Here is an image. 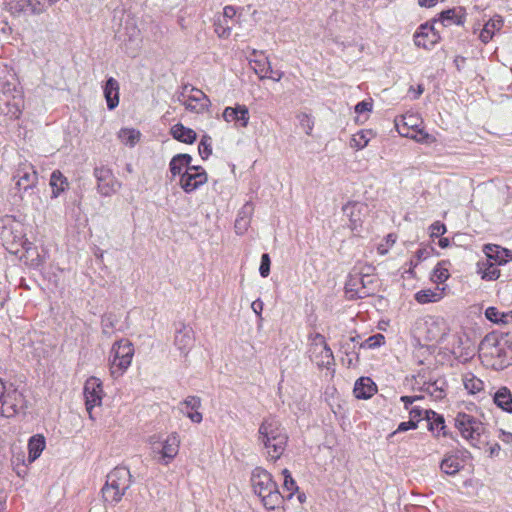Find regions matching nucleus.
<instances>
[{
  "instance_id": "bf43d9fd",
  "label": "nucleus",
  "mask_w": 512,
  "mask_h": 512,
  "mask_svg": "<svg viewBox=\"0 0 512 512\" xmlns=\"http://www.w3.org/2000/svg\"><path fill=\"white\" fill-rule=\"evenodd\" d=\"M359 338V336H351L347 339V341H345L342 345H341V349L343 350V352L348 356L350 354V351L353 350L354 346H352L351 344H353L354 342L357 341V339Z\"/></svg>"
},
{
  "instance_id": "de8ad7c7",
  "label": "nucleus",
  "mask_w": 512,
  "mask_h": 512,
  "mask_svg": "<svg viewBox=\"0 0 512 512\" xmlns=\"http://www.w3.org/2000/svg\"><path fill=\"white\" fill-rule=\"evenodd\" d=\"M298 120H299L300 126L304 129L305 133L307 135H311L313 127H314L313 117L306 113H301L298 115Z\"/></svg>"
},
{
  "instance_id": "052dcab7",
  "label": "nucleus",
  "mask_w": 512,
  "mask_h": 512,
  "mask_svg": "<svg viewBox=\"0 0 512 512\" xmlns=\"http://www.w3.org/2000/svg\"><path fill=\"white\" fill-rule=\"evenodd\" d=\"M181 411L193 422V423H200L203 419V416L198 410L193 411H184L181 409Z\"/></svg>"
},
{
  "instance_id": "5fc2aeb1",
  "label": "nucleus",
  "mask_w": 512,
  "mask_h": 512,
  "mask_svg": "<svg viewBox=\"0 0 512 512\" xmlns=\"http://www.w3.org/2000/svg\"><path fill=\"white\" fill-rule=\"evenodd\" d=\"M403 121H404V125L403 127L401 128L398 124H396L397 126V129H398V132L402 135V136H408V132H405V127H415L417 126V119L413 116V115H408V116H404L403 117Z\"/></svg>"
},
{
  "instance_id": "412c9836",
  "label": "nucleus",
  "mask_w": 512,
  "mask_h": 512,
  "mask_svg": "<svg viewBox=\"0 0 512 512\" xmlns=\"http://www.w3.org/2000/svg\"><path fill=\"white\" fill-rule=\"evenodd\" d=\"M499 267L500 266L495 264L493 261L485 258L477 263V273L483 280L494 281L501 276V270Z\"/></svg>"
},
{
  "instance_id": "680f3d73",
  "label": "nucleus",
  "mask_w": 512,
  "mask_h": 512,
  "mask_svg": "<svg viewBox=\"0 0 512 512\" xmlns=\"http://www.w3.org/2000/svg\"><path fill=\"white\" fill-rule=\"evenodd\" d=\"M426 410L421 409L420 407H413L409 411L410 420H414L418 422V420L421 419L423 413H425Z\"/></svg>"
},
{
  "instance_id": "a18cd8bd",
  "label": "nucleus",
  "mask_w": 512,
  "mask_h": 512,
  "mask_svg": "<svg viewBox=\"0 0 512 512\" xmlns=\"http://www.w3.org/2000/svg\"><path fill=\"white\" fill-rule=\"evenodd\" d=\"M320 357L321 359L317 361V365L320 367H328L330 364L333 363V352L327 344L321 347Z\"/></svg>"
},
{
  "instance_id": "9b49d317",
  "label": "nucleus",
  "mask_w": 512,
  "mask_h": 512,
  "mask_svg": "<svg viewBox=\"0 0 512 512\" xmlns=\"http://www.w3.org/2000/svg\"><path fill=\"white\" fill-rule=\"evenodd\" d=\"M13 179L16 181V187L19 191H27L36 187L38 183V173L35 167L25 160L18 164Z\"/></svg>"
},
{
  "instance_id": "8fccbe9b",
  "label": "nucleus",
  "mask_w": 512,
  "mask_h": 512,
  "mask_svg": "<svg viewBox=\"0 0 512 512\" xmlns=\"http://www.w3.org/2000/svg\"><path fill=\"white\" fill-rule=\"evenodd\" d=\"M270 265H271V260H270L269 254H267V253L262 254L261 263H260V267H259V273L263 278H266L269 276Z\"/></svg>"
},
{
  "instance_id": "3c124183",
  "label": "nucleus",
  "mask_w": 512,
  "mask_h": 512,
  "mask_svg": "<svg viewBox=\"0 0 512 512\" xmlns=\"http://www.w3.org/2000/svg\"><path fill=\"white\" fill-rule=\"evenodd\" d=\"M181 404L187 411L198 410L201 407V399L197 396H188Z\"/></svg>"
},
{
  "instance_id": "b1692460",
  "label": "nucleus",
  "mask_w": 512,
  "mask_h": 512,
  "mask_svg": "<svg viewBox=\"0 0 512 512\" xmlns=\"http://www.w3.org/2000/svg\"><path fill=\"white\" fill-rule=\"evenodd\" d=\"M503 25V18L499 15H495L485 23L479 35L480 40L484 44L488 43L493 38L495 33L502 29Z\"/></svg>"
},
{
  "instance_id": "72a5a7b5",
  "label": "nucleus",
  "mask_w": 512,
  "mask_h": 512,
  "mask_svg": "<svg viewBox=\"0 0 512 512\" xmlns=\"http://www.w3.org/2000/svg\"><path fill=\"white\" fill-rule=\"evenodd\" d=\"M425 415L428 423V428L430 431L437 430V436H439V433L442 432L443 436H447V432L445 431V420L443 416L437 414L434 411H425Z\"/></svg>"
},
{
  "instance_id": "4d7b16f0",
  "label": "nucleus",
  "mask_w": 512,
  "mask_h": 512,
  "mask_svg": "<svg viewBox=\"0 0 512 512\" xmlns=\"http://www.w3.org/2000/svg\"><path fill=\"white\" fill-rule=\"evenodd\" d=\"M249 224H250V221H247L244 218L237 217L235 220L236 233L243 234L247 230Z\"/></svg>"
},
{
  "instance_id": "ddd939ff",
  "label": "nucleus",
  "mask_w": 512,
  "mask_h": 512,
  "mask_svg": "<svg viewBox=\"0 0 512 512\" xmlns=\"http://www.w3.org/2000/svg\"><path fill=\"white\" fill-rule=\"evenodd\" d=\"M207 173L200 166H190L184 170L179 185L186 193H191L207 182Z\"/></svg>"
},
{
  "instance_id": "f8f14e48",
  "label": "nucleus",
  "mask_w": 512,
  "mask_h": 512,
  "mask_svg": "<svg viewBox=\"0 0 512 512\" xmlns=\"http://www.w3.org/2000/svg\"><path fill=\"white\" fill-rule=\"evenodd\" d=\"M84 397H85V406L86 410L89 413L90 418L92 419V410L94 407L100 406L102 404L103 399V388L102 382L97 377H90L86 380L84 384Z\"/></svg>"
},
{
  "instance_id": "49530a36",
  "label": "nucleus",
  "mask_w": 512,
  "mask_h": 512,
  "mask_svg": "<svg viewBox=\"0 0 512 512\" xmlns=\"http://www.w3.org/2000/svg\"><path fill=\"white\" fill-rule=\"evenodd\" d=\"M254 63V70L259 75L260 79H264L267 77V74L269 71H272V67L270 65V62L264 58L263 60H255Z\"/></svg>"
},
{
  "instance_id": "6e6552de",
  "label": "nucleus",
  "mask_w": 512,
  "mask_h": 512,
  "mask_svg": "<svg viewBox=\"0 0 512 512\" xmlns=\"http://www.w3.org/2000/svg\"><path fill=\"white\" fill-rule=\"evenodd\" d=\"M177 101L180 102L186 110L201 114L208 110L211 101L208 96L191 85H184L182 90L177 94Z\"/></svg>"
},
{
  "instance_id": "1a4fd4ad",
  "label": "nucleus",
  "mask_w": 512,
  "mask_h": 512,
  "mask_svg": "<svg viewBox=\"0 0 512 512\" xmlns=\"http://www.w3.org/2000/svg\"><path fill=\"white\" fill-rule=\"evenodd\" d=\"M3 396L0 398V416L12 417L23 407L24 398L12 384L4 385Z\"/></svg>"
},
{
  "instance_id": "aec40b11",
  "label": "nucleus",
  "mask_w": 512,
  "mask_h": 512,
  "mask_svg": "<svg viewBox=\"0 0 512 512\" xmlns=\"http://www.w3.org/2000/svg\"><path fill=\"white\" fill-rule=\"evenodd\" d=\"M483 251L486 256L485 258L499 266L507 264L512 259L510 251L498 245L487 244L484 246Z\"/></svg>"
},
{
  "instance_id": "393cba45",
  "label": "nucleus",
  "mask_w": 512,
  "mask_h": 512,
  "mask_svg": "<svg viewBox=\"0 0 512 512\" xmlns=\"http://www.w3.org/2000/svg\"><path fill=\"white\" fill-rule=\"evenodd\" d=\"M192 157L189 154H177L175 155L170 163L169 170L173 177L180 176L183 174L184 170L189 168L191 165Z\"/></svg>"
},
{
  "instance_id": "2f4dec72",
  "label": "nucleus",
  "mask_w": 512,
  "mask_h": 512,
  "mask_svg": "<svg viewBox=\"0 0 512 512\" xmlns=\"http://www.w3.org/2000/svg\"><path fill=\"white\" fill-rule=\"evenodd\" d=\"M485 316L489 321L497 324H508L512 322V310L502 312L496 307H488L485 311Z\"/></svg>"
},
{
  "instance_id": "c85d7f7f",
  "label": "nucleus",
  "mask_w": 512,
  "mask_h": 512,
  "mask_svg": "<svg viewBox=\"0 0 512 512\" xmlns=\"http://www.w3.org/2000/svg\"><path fill=\"white\" fill-rule=\"evenodd\" d=\"M46 446L44 436L36 434L29 439L28 442V461L34 462L42 453Z\"/></svg>"
},
{
  "instance_id": "7ed1b4c3",
  "label": "nucleus",
  "mask_w": 512,
  "mask_h": 512,
  "mask_svg": "<svg viewBox=\"0 0 512 512\" xmlns=\"http://www.w3.org/2000/svg\"><path fill=\"white\" fill-rule=\"evenodd\" d=\"M131 478L132 476L128 468L123 466L115 467L106 476V482L101 489L103 501L110 505L120 502L131 486Z\"/></svg>"
},
{
  "instance_id": "37998d69",
  "label": "nucleus",
  "mask_w": 512,
  "mask_h": 512,
  "mask_svg": "<svg viewBox=\"0 0 512 512\" xmlns=\"http://www.w3.org/2000/svg\"><path fill=\"white\" fill-rule=\"evenodd\" d=\"M282 474L284 477L283 488L288 492L287 498L290 499L293 496L294 492L298 490V487L288 469H284L282 471Z\"/></svg>"
},
{
  "instance_id": "79ce46f5",
  "label": "nucleus",
  "mask_w": 512,
  "mask_h": 512,
  "mask_svg": "<svg viewBox=\"0 0 512 512\" xmlns=\"http://www.w3.org/2000/svg\"><path fill=\"white\" fill-rule=\"evenodd\" d=\"M198 151L203 160L207 159L212 154V138L209 135L205 134L202 136Z\"/></svg>"
},
{
  "instance_id": "c9c22d12",
  "label": "nucleus",
  "mask_w": 512,
  "mask_h": 512,
  "mask_svg": "<svg viewBox=\"0 0 512 512\" xmlns=\"http://www.w3.org/2000/svg\"><path fill=\"white\" fill-rule=\"evenodd\" d=\"M118 324V317L113 313H106L102 316L101 326L102 333L107 337H110L116 329V325Z\"/></svg>"
},
{
  "instance_id": "5701e85b",
  "label": "nucleus",
  "mask_w": 512,
  "mask_h": 512,
  "mask_svg": "<svg viewBox=\"0 0 512 512\" xmlns=\"http://www.w3.org/2000/svg\"><path fill=\"white\" fill-rule=\"evenodd\" d=\"M353 392L358 399H369L377 392V386L369 377H361L356 381Z\"/></svg>"
},
{
  "instance_id": "f03ea898",
  "label": "nucleus",
  "mask_w": 512,
  "mask_h": 512,
  "mask_svg": "<svg viewBox=\"0 0 512 512\" xmlns=\"http://www.w3.org/2000/svg\"><path fill=\"white\" fill-rule=\"evenodd\" d=\"M253 493L259 498L268 510L282 507L284 496L280 493L277 483L272 475L261 467H256L250 478Z\"/></svg>"
},
{
  "instance_id": "9d476101",
  "label": "nucleus",
  "mask_w": 512,
  "mask_h": 512,
  "mask_svg": "<svg viewBox=\"0 0 512 512\" xmlns=\"http://www.w3.org/2000/svg\"><path fill=\"white\" fill-rule=\"evenodd\" d=\"M93 174L97 180V191L100 195L108 197L120 189L121 183L115 178L110 168L96 167Z\"/></svg>"
},
{
  "instance_id": "39448f33",
  "label": "nucleus",
  "mask_w": 512,
  "mask_h": 512,
  "mask_svg": "<svg viewBox=\"0 0 512 512\" xmlns=\"http://www.w3.org/2000/svg\"><path fill=\"white\" fill-rule=\"evenodd\" d=\"M376 283L369 273L353 270L345 283V290L350 298H365L374 293Z\"/></svg>"
},
{
  "instance_id": "69168bd1",
  "label": "nucleus",
  "mask_w": 512,
  "mask_h": 512,
  "mask_svg": "<svg viewBox=\"0 0 512 512\" xmlns=\"http://www.w3.org/2000/svg\"><path fill=\"white\" fill-rule=\"evenodd\" d=\"M499 439L506 444H510L512 443V433L500 430Z\"/></svg>"
},
{
  "instance_id": "774afa93",
  "label": "nucleus",
  "mask_w": 512,
  "mask_h": 512,
  "mask_svg": "<svg viewBox=\"0 0 512 512\" xmlns=\"http://www.w3.org/2000/svg\"><path fill=\"white\" fill-rule=\"evenodd\" d=\"M500 451V445L498 443H495L493 444L490 448H489V454L490 456H497L498 453Z\"/></svg>"
},
{
  "instance_id": "4c0bfd02",
  "label": "nucleus",
  "mask_w": 512,
  "mask_h": 512,
  "mask_svg": "<svg viewBox=\"0 0 512 512\" xmlns=\"http://www.w3.org/2000/svg\"><path fill=\"white\" fill-rule=\"evenodd\" d=\"M450 277L449 269L446 262L438 263L433 269L431 280L434 283H444Z\"/></svg>"
},
{
  "instance_id": "6e6d98bb",
  "label": "nucleus",
  "mask_w": 512,
  "mask_h": 512,
  "mask_svg": "<svg viewBox=\"0 0 512 512\" xmlns=\"http://www.w3.org/2000/svg\"><path fill=\"white\" fill-rule=\"evenodd\" d=\"M254 211V206L251 202H246L238 212L237 217L244 218L247 221L251 220Z\"/></svg>"
},
{
  "instance_id": "7c9ffc66",
  "label": "nucleus",
  "mask_w": 512,
  "mask_h": 512,
  "mask_svg": "<svg viewBox=\"0 0 512 512\" xmlns=\"http://www.w3.org/2000/svg\"><path fill=\"white\" fill-rule=\"evenodd\" d=\"M494 403L502 410L512 413V393L507 387H501L494 395Z\"/></svg>"
},
{
  "instance_id": "473e14b6",
  "label": "nucleus",
  "mask_w": 512,
  "mask_h": 512,
  "mask_svg": "<svg viewBox=\"0 0 512 512\" xmlns=\"http://www.w3.org/2000/svg\"><path fill=\"white\" fill-rule=\"evenodd\" d=\"M440 468L447 475H455L462 468V463L457 455L447 454L442 460Z\"/></svg>"
},
{
  "instance_id": "338daca9",
  "label": "nucleus",
  "mask_w": 512,
  "mask_h": 512,
  "mask_svg": "<svg viewBox=\"0 0 512 512\" xmlns=\"http://www.w3.org/2000/svg\"><path fill=\"white\" fill-rule=\"evenodd\" d=\"M268 73H270V75L267 74V77L266 78H270L276 82L280 81L282 76H283V73L280 72V71H269Z\"/></svg>"
},
{
  "instance_id": "dca6fc26",
  "label": "nucleus",
  "mask_w": 512,
  "mask_h": 512,
  "mask_svg": "<svg viewBox=\"0 0 512 512\" xmlns=\"http://www.w3.org/2000/svg\"><path fill=\"white\" fill-rule=\"evenodd\" d=\"M366 205L361 202H348L343 206V213L349 219V227L356 230L361 227L366 212Z\"/></svg>"
},
{
  "instance_id": "e433bc0d",
  "label": "nucleus",
  "mask_w": 512,
  "mask_h": 512,
  "mask_svg": "<svg viewBox=\"0 0 512 512\" xmlns=\"http://www.w3.org/2000/svg\"><path fill=\"white\" fill-rule=\"evenodd\" d=\"M118 137L123 144L133 147L140 139V132L135 129L123 128L119 131Z\"/></svg>"
},
{
  "instance_id": "09e8293b",
  "label": "nucleus",
  "mask_w": 512,
  "mask_h": 512,
  "mask_svg": "<svg viewBox=\"0 0 512 512\" xmlns=\"http://www.w3.org/2000/svg\"><path fill=\"white\" fill-rule=\"evenodd\" d=\"M416 428H417V422L414 420L401 422L398 425L397 429L388 435V440L393 439L399 432H406L408 430L416 429Z\"/></svg>"
},
{
  "instance_id": "0eeeda50",
  "label": "nucleus",
  "mask_w": 512,
  "mask_h": 512,
  "mask_svg": "<svg viewBox=\"0 0 512 512\" xmlns=\"http://www.w3.org/2000/svg\"><path fill=\"white\" fill-rule=\"evenodd\" d=\"M150 444L154 458L163 465H168L177 456L180 447V436L177 432H172L164 440H155V436L150 438Z\"/></svg>"
},
{
  "instance_id": "4468645a",
  "label": "nucleus",
  "mask_w": 512,
  "mask_h": 512,
  "mask_svg": "<svg viewBox=\"0 0 512 512\" xmlns=\"http://www.w3.org/2000/svg\"><path fill=\"white\" fill-rule=\"evenodd\" d=\"M440 40V32L436 24L426 22L421 24L414 34V43L417 47L431 49Z\"/></svg>"
},
{
  "instance_id": "2eb2a0df",
  "label": "nucleus",
  "mask_w": 512,
  "mask_h": 512,
  "mask_svg": "<svg viewBox=\"0 0 512 512\" xmlns=\"http://www.w3.org/2000/svg\"><path fill=\"white\" fill-rule=\"evenodd\" d=\"M222 117L228 123L234 122L237 127L245 128L249 123L250 114L245 105L237 104L234 107H226Z\"/></svg>"
},
{
  "instance_id": "20e7f679",
  "label": "nucleus",
  "mask_w": 512,
  "mask_h": 512,
  "mask_svg": "<svg viewBox=\"0 0 512 512\" xmlns=\"http://www.w3.org/2000/svg\"><path fill=\"white\" fill-rule=\"evenodd\" d=\"M455 428L462 438L473 447H478L480 437L484 433V424L476 417L465 412H458L454 419Z\"/></svg>"
},
{
  "instance_id": "0e129e2a",
  "label": "nucleus",
  "mask_w": 512,
  "mask_h": 512,
  "mask_svg": "<svg viewBox=\"0 0 512 512\" xmlns=\"http://www.w3.org/2000/svg\"><path fill=\"white\" fill-rule=\"evenodd\" d=\"M263 306V302L260 299H256L255 301L252 302L251 309L254 311L256 315L260 316L263 310Z\"/></svg>"
},
{
  "instance_id": "a211bd4d",
  "label": "nucleus",
  "mask_w": 512,
  "mask_h": 512,
  "mask_svg": "<svg viewBox=\"0 0 512 512\" xmlns=\"http://www.w3.org/2000/svg\"><path fill=\"white\" fill-rule=\"evenodd\" d=\"M434 24L443 27L451 25H463L465 22V10L462 7L452 8L442 11L437 19L433 20Z\"/></svg>"
},
{
  "instance_id": "4be33fe9",
  "label": "nucleus",
  "mask_w": 512,
  "mask_h": 512,
  "mask_svg": "<svg viewBox=\"0 0 512 512\" xmlns=\"http://www.w3.org/2000/svg\"><path fill=\"white\" fill-rule=\"evenodd\" d=\"M104 97L107 102L109 110L115 109L119 104V83L113 78L109 77L103 87Z\"/></svg>"
},
{
  "instance_id": "6ab92c4d",
  "label": "nucleus",
  "mask_w": 512,
  "mask_h": 512,
  "mask_svg": "<svg viewBox=\"0 0 512 512\" xmlns=\"http://www.w3.org/2000/svg\"><path fill=\"white\" fill-rule=\"evenodd\" d=\"M427 336L429 341L440 342L447 334V327L443 319L430 317L426 322Z\"/></svg>"
},
{
  "instance_id": "423d86ee",
  "label": "nucleus",
  "mask_w": 512,
  "mask_h": 512,
  "mask_svg": "<svg viewBox=\"0 0 512 512\" xmlns=\"http://www.w3.org/2000/svg\"><path fill=\"white\" fill-rule=\"evenodd\" d=\"M133 355L134 348L129 340L121 339L113 344L110 359V370L113 377H118L127 370L131 365Z\"/></svg>"
},
{
  "instance_id": "13d9d810",
  "label": "nucleus",
  "mask_w": 512,
  "mask_h": 512,
  "mask_svg": "<svg viewBox=\"0 0 512 512\" xmlns=\"http://www.w3.org/2000/svg\"><path fill=\"white\" fill-rule=\"evenodd\" d=\"M372 102L371 101H361L356 104L355 106V112L358 114L364 113V112H370L372 110Z\"/></svg>"
},
{
  "instance_id": "c756f323",
  "label": "nucleus",
  "mask_w": 512,
  "mask_h": 512,
  "mask_svg": "<svg viewBox=\"0 0 512 512\" xmlns=\"http://www.w3.org/2000/svg\"><path fill=\"white\" fill-rule=\"evenodd\" d=\"M238 23L234 20H229L218 15L214 18V31L220 38H228L231 35L232 29Z\"/></svg>"
},
{
  "instance_id": "864d4df0",
  "label": "nucleus",
  "mask_w": 512,
  "mask_h": 512,
  "mask_svg": "<svg viewBox=\"0 0 512 512\" xmlns=\"http://www.w3.org/2000/svg\"><path fill=\"white\" fill-rule=\"evenodd\" d=\"M430 237L438 238L446 232V226L440 221H436L429 227Z\"/></svg>"
},
{
  "instance_id": "ea45409f",
  "label": "nucleus",
  "mask_w": 512,
  "mask_h": 512,
  "mask_svg": "<svg viewBox=\"0 0 512 512\" xmlns=\"http://www.w3.org/2000/svg\"><path fill=\"white\" fill-rule=\"evenodd\" d=\"M503 354H505L504 349L499 347L498 345H496V346H493V347L490 348L489 353L483 352L482 356L485 357V358L488 357V355H490V356H497L498 360L495 361V362H492L491 366L494 367L495 369H503L507 365L505 360L502 359V355Z\"/></svg>"
},
{
  "instance_id": "f3484780",
  "label": "nucleus",
  "mask_w": 512,
  "mask_h": 512,
  "mask_svg": "<svg viewBox=\"0 0 512 512\" xmlns=\"http://www.w3.org/2000/svg\"><path fill=\"white\" fill-rule=\"evenodd\" d=\"M174 344L181 354L187 356L194 345V332L192 328L181 324L180 328L176 330Z\"/></svg>"
},
{
  "instance_id": "f704fd0d",
  "label": "nucleus",
  "mask_w": 512,
  "mask_h": 512,
  "mask_svg": "<svg viewBox=\"0 0 512 512\" xmlns=\"http://www.w3.org/2000/svg\"><path fill=\"white\" fill-rule=\"evenodd\" d=\"M463 385L470 394H476L483 390L484 383L473 373L467 372L462 377Z\"/></svg>"
},
{
  "instance_id": "bb28decb",
  "label": "nucleus",
  "mask_w": 512,
  "mask_h": 512,
  "mask_svg": "<svg viewBox=\"0 0 512 512\" xmlns=\"http://www.w3.org/2000/svg\"><path fill=\"white\" fill-rule=\"evenodd\" d=\"M171 134L174 139L186 144H192L197 138V134L193 129L185 127L181 123L172 126Z\"/></svg>"
},
{
  "instance_id": "f257e3e1",
  "label": "nucleus",
  "mask_w": 512,
  "mask_h": 512,
  "mask_svg": "<svg viewBox=\"0 0 512 512\" xmlns=\"http://www.w3.org/2000/svg\"><path fill=\"white\" fill-rule=\"evenodd\" d=\"M257 439L264 448L267 458L276 461L286 449L288 435L276 418L268 417L260 424Z\"/></svg>"
},
{
  "instance_id": "603ef678",
  "label": "nucleus",
  "mask_w": 512,
  "mask_h": 512,
  "mask_svg": "<svg viewBox=\"0 0 512 512\" xmlns=\"http://www.w3.org/2000/svg\"><path fill=\"white\" fill-rule=\"evenodd\" d=\"M220 17L234 20L235 22L239 23V17L240 15H237V10L234 6L228 5L223 8V12L220 14H217Z\"/></svg>"
},
{
  "instance_id": "a19ab883",
  "label": "nucleus",
  "mask_w": 512,
  "mask_h": 512,
  "mask_svg": "<svg viewBox=\"0 0 512 512\" xmlns=\"http://www.w3.org/2000/svg\"><path fill=\"white\" fill-rule=\"evenodd\" d=\"M371 135L372 132L368 130L356 133L351 140V146L356 149H363L368 145Z\"/></svg>"
},
{
  "instance_id": "c03bdc74",
  "label": "nucleus",
  "mask_w": 512,
  "mask_h": 512,
  "mask_svg": "<svg viewBox=\"0 0 512 512\" xmlns=\"http://www.w3.org/2000/svg\"><path fill=\"white\" fill-rule=\"evenodd\" d=\"M385 343V337L381 333L374 334L368 337L364 342L360 344L361 348L374 349L382 346Z\"/></svg>"
},
{
  "instance_id": "cd10ccee",
  "label": "nucleus",
  "mask_w": 512,
  "mask_h": 512,
  "mask_svg": "<svg viewBox=\"0 0 512 512\" xmlns=\"http://www.w3.org/2000/svg\"><path fill=\"white\" fill-rule=\"evenodd\" d=\"M49 184L52 189V198H58L69 186L67 178L59 170L52 172Z\"/></svg>"
},
{
  "instance_id": "a878e982",
  "label": "nucleus",
  "mask_w": 512,
  "mask_h": 512,
  "mask_svg": "<svg viewBox=\"0 0 512 512\" xmlns=\"http://www.w3.org/2000/svg\"><path fill=\"white\" fill-rule=\"evenodd\" d=\"M445 288L436 287L434 289H423L415 294V300L419 304L435 303L440 301L444 296Z\"/></svg>"
},
{
  "instance_id": "e2e57ef3",
  "label": "nucleus",
  "mask_w": 512,
  "mask_h": 512,
  "mask_svg": "<svg viewBox=\"0 0 512 512\" xmlns=\"http://www.w3.org/2000/svg\"><path fill=\"white\" fill-rule=\"evenodd\" d=\"M422 399L421 396H402L400 401L404 404L405 408L408 409L416 400Z\"/></svg>"
},
{
  "instance_id": "58836bf2",
  "label": "nucleus",
  "mask_w": 512,
  "mask_h": 512,
  "mask_svg": "<svg viewBox=\"0 0 512 512\" xmlns=\"http://www.w3.org/2000/svg\"><path fill=\"white\" fill-rule=\"evenodd\" d=\"M443 384V382H441ZM422 391L428 393L434 399H442L445 396L442 385H439V381L424 383L421 388Z\"/></svg>"
}]
</instances>
